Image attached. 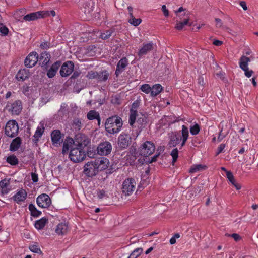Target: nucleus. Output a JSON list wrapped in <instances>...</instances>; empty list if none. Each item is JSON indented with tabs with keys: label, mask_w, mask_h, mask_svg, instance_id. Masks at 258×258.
<instances>
[{
	"label": "nucleus",
	"mask_w": 258,
	"mask_h": 258,
	"mask_svg": "<svg viewBox=\"0 0 258 258\" xmlns=\"http://www.w3.org/2000/svg\"><path fill=\"white\" fill-rule=\"evenodd\" d=\"M122 126V119L117 116L109 117L105 123L106 131L111 134L118 133L121 130Z\"/></svg>",
	"instance_id": "f257e3e1"
},
{
	"label": "nucleus",
	"mask_w": 258,
	"mask_h": 258,
	"mask_svg": "<svg viewBox=\"0 0 258 258\" xmlns=\"http://www.w3.org/2000/svg\"><path fill=\"white\" fill-rule=\"evenodd\" d=\"M181 134L182 136L181 138H179L176 133L172 134L168 143L169 147H175L179 144L180 141H182L181 146L183 147L185 145L189 136V131L188 128L184 125L182 126Z\"/></svg>",
	"instance_id": "f03ea898"
},
{
	"label": "nucleus",
	"mask_w": 258,
	"mask_h": 258,
	"mask_svg": "<svg viewBox=\"0 0 258 258\" xmlns=\"http://www.w3.org/2000/svg\"><path fill=\"white\" fill-rule=\"evenodd\" d=\"M86 154L83 150L79 148H72L69 153L70 160L74 163L82 161L85 158Z\"/></svg>",
	"instance_id": "7ed1b4c3"
},
{
	"label": "nucleus",
	"mask_w": 258,
	"mask_h": 258,
	"mask_svg": "<svg viewBox=\"0 0 258 258\" xmlns=\"http://www.w3.org/2000/svg\"><path fill=\"white\" fill-rule=\"evenodd\" d=\"M136 183L133 178H127L122 183V191L125 196H130L136 189Z\"/></svg>",
	"instance_id": "20e7f679"
},
{
	"label": "nucleus",
	"mask_w": 258,
	"mask_h": 258,
	"mask_svg": "<svg viewBox=\"0 0 258 258\" xmlns=\"http://www.w3.org/2000/svg\"><path fill=\"white\" fill-rule=\"evenodd\" d=\"M18 131V124L15 120H10L6 123L5 132L7 136L14 137L17 135Z\"/></svg>",
	"instance_id": "39448f33"
},
{
	"label": "nucleus",
	"mask_w": 258,
	"mask_h": 258,
	"mask_svg": "<svg viewBox=\"0 0 258 258\" xmlns=\"http://www.w3.org/2000/svg\"><path fill=\"white\" fill-rule=\"evenodd\" d=\"M6 108L12 115H18L22 111V104L19 100H16L12 103L8 102Z\"/></svg>",
	"instance_id": "423d86ee"
},
{
	"label": "nucleus",
	"mask_w": 258,
	"mask_h": 258,
	"mask_svg": "<svg viewBox=\"0 0 258 258\" xmlns=\"http://www.w3.org/2000/svg\"><path fill=\"white\" fill-rule=\"evenodd\" d=\"M95 160L86 163L84 166V173L88 177H92L96 175L98 172V169Z\"/></svg>",
	"instance_id": "0eeeda50"
},
{
	"label": "nucleus",
	"mask_w": 258,
	"mask_h": 258,
	"mask_svg": "<svg viewBox=\"0 0 258 258\" xmlns=\"http://www.w3.org/2000/svg\"><path fill=\"white\" fill-rule=\"evenodd\" d=\"M250 61V58L245 56H242L239 60V67L244 71V74L247 78H250L253 74V71L249 70L248 67V62Z\"/></svg>",
	"instance_id": "6e6552de"
},
{
	"label": "nucleus",
	"mask_w": 258,
	"mask_h": 258,
	"mask_svg": "<svg viewBox=\"0 0 258 258\" xmlns=\"http://www.w3.org/2000/svg\"><path fill=\"white\" fill-rule=\"evenodd\" d=\"M89 142L88 138L85 135L78 134L76 136L73 143L76 146V148H79L83 150L84 147L87 146Z\"/></svg>",
	"instance_id": "1a4fd4ad"
},
{
	"label": "nucleus",
	"mask_w": 258,
	"mask_h": 258,
	"mask_svg": "<svg viewBox=\"0 0 258 258\" xmlns=\"http://www.w3.org/2000/svg\"><path fill=\"white\" fill-rule=\"evenodd\" d=\"M155 150L153 143L150 141L145 142L140 150V154L144 156H148L152 154Z\"/></svg>",
	"instance_id": "9d476101"
},
{
	"label": "nucleus",
	"mask_w": 258,
	"mask_h": 258,
	"mask_svg": "<svg viewBox=\"0 0 258 258\" xmlns=\"http://www.w3.org/2000/svg\"><path fill=\"white\" fill-rule=\"evenodd\" d=\"M112 145L109 142L105 141L101 143L97 148V153L100 155H107L110 153Z\"/></svg>",
	"instance_id": "9b49d317"
},
{
	"label": "nucleus",
	"mask_w": 258,
	"mask_h": 258,
	"mask_svg": "<svg viewBox=\"0 0 258 258\" xmlns=\"http://www.w3.org/2000/svg\"><path fill=\"white\" fill-rule=\"evenodd\" d=\"M139 105L140 101L137 100L135 101L132 105V107L130 110L131 113L129 118V123L132 126H133L134 124L135 123L136 117L138 116L137 109Z\"/></svg>",
	"instance_id": "f8f14e48"
},
{
	"label": "nucleus",
	"mask_w": 258,
	"mask_h": 258,
	"mask_svg": "<svg viewBox=\"0 0 258 258\" xmlns=\"http://www.w3.org/2000/svg\"><path fill=\"white\" fill-rule=\"evenodd\" d=\"M49 15L48 11H38L27 14L24 17V20L26 21H34L38 18L47 17Z\"/></svg>",
	"instance_id": "ddd939ff"
},
{
	"label": "nucleus",
	"mask_w": 258,
	"mask_h": 258,
	"mask_svg": "<svg viewBox=\"0 0 258 258\" xmlns=\"http://www.w3.org/2000/svg\"><path fill=\"white\" fill-rule=\"evenodd\" d=\"M36 202L39 207L46 208L50 205L51 199L47 195L43 194L37 197Z\"/></svg>",
	"instance_id": "4468645a"
},
{
	"label": "nucleus",
	"mask_w": 258,
	"mask_h": 258,
	"mask_svg": "<svg viewBox=\"0 0 258 258\" xmlns=\"http://www.w3.org/2000/svg\"><path fill=\"white\" fill-rule=\"evenodd\" d=\"M38 61V54L36 52L30 53L25 59V65L28 68H32Z\"/></svg>",
	"instance_id": "2eb2a0df"
},
{
	"label": "nucleus",
	"mask_w": 258,
	"mask_h": 258,
	"mask_svg": "<svg viewBox=\"0 0 258 258\" xmlns=\"http://www.w3.org/2000/svg\"><path fill=\"white\" fill-rule=\"evenodd\" d=\"M74 68V65L72 61H67L61 66L60 70V75L63 77L68 76L73 72Z\"/></svg>",
	"instance_id": "dca6fc26"
},
{
	"label": "nucleus",
	"mask_w": 258,
	"mask_h": 258,
	"mask_svg": "<svg viewBox=\"0 0 258 258\" xmlns=\"http://www.w3.org/2000/svg\"><path fill=\"white\" fill-rule=\"evenodd\" d=\"M131 143V138L127 134H120L118 138V146L121 149L127 148Z\"/></svg>",
	"instance_id": "f3484780"
},
{
	"label": "nucleus",
	"mask_w": 258,
	"mask_h": 258,
	"mask_svg": "<svg viewBox=\"0 0 258 258\" xmlns=\"http://www.w3.org/2000/svg\"><path fill=\"white\" fill-rule=\"evenodd\" d=\"M27 197V192L25 189L21 188L13 196L12 199L17 204H20L21 202L25 201Z\"/></svg>",
	"instance_id": "a211bd4d"
},
{
	"label": "nucleus",
	"mask_w": 258,
	"mask_h": 258,
	"mask_svg": "<svg viewBox=\"0 0 258 258\" xmlns=\"http://www.w3.org/2000/svg\"><path fill=\"white\" fill-rule=\"evenodd\" d=\"M51 139L52 144L55 146H58L62 142V135L59 130L53 131L51 134Z\"/></svg>",
	"instance_id": "6ab92c4d"
},
{
	"label": "nucleus",
	"mask_w": 258,
	"mask_h": 258,
	"mask_svg": "<svg viewBox=\"0 0 258 258\" xmlns=\"http://www.w3.org/2000/svg\"><path fill=\"white\" fill-rule=\"evenodd\" d=\"M97 165L98 171H102L108 168L109 165V161L108 159L105 157L99 158L94 160Z\"/></svg>",
	"instance_id": "aec40b11"
},
{
	"label": "nucleus",
	"mask_w": 258,
	"mask_h": 258,
	"mask_svg": "<svg viewBox=\"0 0 258 258\" xmlns=\"http://www.w3.org/2000/svg\"><path fill=\"white\" fill-rule=\"evenodd\" d=\"M155 45L153 42H150L146 44H143V46L139 50L138 55L139 57H142L146 55L148 52L152 50Z\"/></svg>",
	"instance_id": "412c9836"
},
{
	"label": "nucleus",
	"mask_w": 258,
	"mask_h": 258,
	"mask_svg": "<svg viewBox=\"0 0 258 258\" xmlns=\"http://www.w3.org/2000/svg\"><path fill=\"white\" fill-rule=\"evenodd\" d=\"M128 64V60L126 57L122 58L117 63L115 72L116 76H118Z\"/></svg>",
	"instance_id": "4be33fe9"
},
{
	"label": "nucleus",
	"mask_w": 258,
	"mask_h": 258,
	"mask_svg": "<svg viewBox=\"0 0 258 258\" xmlns=\"http://www.w3.org/2000/svg\"><path fill=\"white\" fill-rule=\"evenodd\" d=\"M68 230V225L67 223L61 222L59 223L55 228V232L58 235H64Z\"/></svg>",
	"instance_id": "5701e85b"
},
{
	"label": "nucleus",
	"mask_w": 258,
	"mask_h": 258,
	"mask_svg": "<svg viewBox=\"0 0 258 258\" xmlns=\"http://www.w3.org/2000/svg\"><path fill=\"white\" fill-rule=\"evenodd\" d=\"M50 59V55L49 53L44 52L41 53L39 57L40 64L42 67L47 68V64L49 62Z\"/></svg>",
	"instance_id": "b1692460"
},
{
	"label": "nucleus",
	"mask_w": 258,
	"mask_h": 258,
	"mask_svg": "<svg viewBox=\"0 0 258 258\" xmlns=\"http://www.w3.org/2000/svg\"><path fill=\"white\" fill-rule=\"evenodd\" d=\"M60 66V62L59 61L55 62L54 63H53L47 72V76L49 78L54 77L55 76L56 73L57 72Z\"/></svg>",
	"instance_id": "393cba45"
},
{
	"label": "nucleus",
	"mask_w": 258,
	"mask_h": 258,
	"mask_svg": "<svg viewBox=\"0 0 258 258\" xmlns=\"http://www.w3.org/2000/svg\"><path fill=\"white\" fill-rule=\"evenodd\" d=\"M22 143L21 139L17 137L13 139L10 146V150L11 151H17L20 147Z\"/></svg>",
	"instance_id": "a878e982"
},
{
	"label": "nucleus",
	"mask_w": 258,
	"mask_h": 258,
	"mask_svg": "<svg viewBox=\"0 0 258 258\" xmlns=\"http://www.w3.org/2000/svg\"><path fill=\"white\" fill-rule=\"evenodd\" d=\"M28 73L25 70H21L16 74V78L18 81H24L28 78Z\"/></svg>",
	"instance_id": "bb28decb"
},
{
	"label": "nucleus",
	"mask_w": 258,
	"mask_h": 258,
	"mask_svg": "<svg viewBox=\"0 0 258 258\" xmlns=\"http://www.w3.org/2000/svg\"><path fill=\"white\" fill-rule=\"evenodd\" d=\"M44 127H38L35 131V133L33 136L34 139L33 141L35 144H37L39 140V138L42 136L44 132Z\"/></svg>",
	"instance_id": "cd10ccee"
},
{
	"label": "nucleus",
	"mask_w": 258,
	"mask_h": 258,
	"mask_svg": "<svg viewBox=\"0 0 258 258\" xmlns=\"http://www.w3.org/2000/svg\"><path fill=\"white\" fill-rule=\"evenodd\" d=\"M48 222L47 219L46 218H42L39 220L36 221L35 227L38 230H41L44 228L46 223Z\"/></svg>",
	"instance_id": "c85d7f7f"
},
{
	"label": "nucleus",
	"mask_w": 258,
	"mask_h": 258,
	"mask_svg": "<svg viewBox=\"0 0 258 258\" xmlns=\"http://www.w3.org/2000/svg\"><path fill=\"white\" fill-rule=\"evenodd\" d=\"M87 117L89 120L97 119L100 122V118L98 112L95 110H90L87 114Z\"/></svg>",
	"instance_id": "c756f323"
},
{
	"label": "nucleus",
	"mask_w": 258,
	"mask_h": 258,
	"mask_svg": "<svg viewBox=\"0 0 258 258\" xmlns=\"http://www.w3.org/2000/svg\"><path fill=\"white\" fill-rule=\"evenodd\" d=\"M74 140L72 138L66 140L63 144L62 154H67L70 146L73 143Z\"/></svg>",
	"instance_id": "7c9ffc66"
},
{
	"label": "nucleus",
	"mask_w": 258,
	"mask_h": 258,
	"mask_svg": "<svg viewBox=\"0 0 258 258\" xmlns=\"http://www.w3.org/2000/svg\"><path fill=\"white\" fill-rule=\"evenodd\" d=\"M162 87L160 84L153 85L151 88V95L152 96H156L159 94L162 90Z\"/></svg>",
	"instance_id": "2f4dec72"
},
{
	"label": "nucleus",
	"mask_w": 258,
	"mask_h": 258,
	"mask_svg": "<svg viewBox=\"0 0 258 258\" xmlns=\"http://www.w3.org/2000/svg\"><path fill=\"white\" fill-rule=\"evenodd\" d=\"M29 210L31 212V215L33 217H37L41 214V212L38 210L33 204H30L29 205Z\"/></svg>",
	"instance_id": "473e14b6"
},
{
	"label": "nucleus",
	"mask_w": 258,
	"mask_h": 258,
	"mask_svg": "<svg viewBox=\"0 0 258 258\" xmlns=\"http://www.w3.org/2000/svg\"><path fill=\"white\" fill-rule=\"evenodd\" d=\"M206 168V166H203L201 164L193 165L192 166H191V167L190 168L189 172L190 173H194L199 171L202 170L203 169H205Z\"/></svg>",
	"instance_id": "72a5a7b5"
},
{
	"label": "nucleus",
	"mask_w": 258,
	"mask_h": 258,
	"mask_svg": "<svg viewBox=\"0 0 258 258\" xmlns=\"http://www.w3.org/2000/svg\"><path fill=\"white\" fill-rule=\"evenodd\" d=\"M97 80L99 81H105L108 79L109 74L107 71L98 73Z\"/></svg>",
	"instance_id": "f704fd0d"
},
{
	"label": "nucleus",
	"mask_w": 258,
	"mask_h": 258,
	"mask_svg": "<svg viewBox=\"0 0 258 258\" xmlns=\"http://www.w3.org/2000/svg\"><path fill=\"white\" fill-rule=\"evenodd\" d=\"M84 13L86 14H89L93 11L92 3L91 1H86L84 3Z\"/></svg>",
	"instance_id": "c9c22d12"
},
{
	"label": "nucleus",
	"mask_w": 258,
	"mask_h": 258,
	"mask_svg": "<svg viewBox=\"0 0 258 258\" xmlns=\"http://www.w3.org/2000/svg\"><path fill=\"white\" fill-rule=\"evenodd\" d=\"M189 21V17L187 15L186 18L183 22H178L176 23L175 28L178 30H181L185 25H186Z\"/></svg>",
	"instance_id": "e433bc0d"
},
{
	"label": "nucleus",
	"mask_w": 258,
	"mask_h": 258,
	"mask_svg": "<svg viewBox=\"0 0 258 258\" xmlns=\"http://www.w3.org/2000/svg\"><path fill=\"white\" fill-rule=\"evenodd\" d=\"M7 161L12 165H16L18 164V159L15 155H11L7 157Z\"/></svg>",
	"instance_id": "4c0bfd02"
},
{
	"label": "nucleus",
	"mask_w": 258,
	"mask_h": 258,
	"mask_svg": "<svg viewBox=\"0 0 258 258\" xmlns=\"http://www.w3.org/2000/svg\"><path fill=\"white\" fill-rule=\"evenodd\" d=\"M128 22L131 24L135 26H137L142 22V20L140 18H135L133 15V17H130V18L128 19Z\"/></svg>",
	"instance_id": "58836bf2"
},
{
	"label": "nucleus",
	"mask_w": 258,
	"mask_h": 258,
	"mask_svg": "<svg viewBox=\"0 0 258 258\" xmlns=\"http://www.w3.org/2000/svg\"><path fill=\"white\" fill-rule=\"evenodd\" d=\"M143 252L142 248H137L135 249L128 257V258H137Z\"/></svg>",
	"instance_id": "ea45409f"
},
{
	"label": "nucleus",
	"mask_w": 258,
	"mask_h": 258,
	"mask_svg": "<svg viewBox=\"0 0 258 258\" xmlns=\"http://www.w3.org/2000/svg\"><path fill=\"white\" fill-rule=\"evenodd\" d=\"M171 155L172 157V164L174 165L178 157V149L177 148L174 149L171 152Z\"/></svg>",
	"instance_id": "a19ab883"
},
{
	"label": "nucleus",
	"mask_w": 258,
	"mask_h": 258,
	"mask_svg": "<svg viewBox=\"0 0 258 258\" xmlns=\"http://www.w3.org/2000/svg\"><path fill=\"white\" fill-rule=\"evenodd\" d=\"M113 31L112 29L106 30L103 33H101L100 37L103 39H108L112 34Z\"/></svg>",
	"instance_id": "79ce46f5"
},
{
	"label": "nucleus",
	"mask_w": 258,
	"mask_h": 258,
	"mask_svg": "<svg viewBox=\"0 0 258 258\" xmlns=\"http://www.w3.org/2000/svg\"><path fill=\"white\" fill-rule=\"evenodd\" d=\"M190 133L192 135H197L200 132V126L198 124H195L192 126H191L190 127Z\"/></svg>",
	"instance_id": "37998d69"
},
{
	"label": "nucleus",
	"mask_w": 258,
	"mask_h": 258,
	"mask_svg": "<svg viewBox=\"0 0 258 258\" xmlns=\"http://www.w3.org/2000/svg\"><path fill=\"white\" fill-rule=\"evenodd\" d=\"M152 87H150L149 84H145L141 86L140 89L141 91L146 94L151 93Z\"/></svg>",
	"instance_id": "c03bdc74"
},
{
	"label": "nucleus",
	"mask_w": 258,
	"mask_h": 258,
	"mask_svg": "<svg viewBox=\"0 0 258 258\" xmlns=\"http://www.w3.org/2000/svg\"><path fill=\"white\" fill-rule=\"evenodd\" d=\"M29 249L33 252L36 253H42V251L40 248V247L38 246V245L36 244H34L30 245L29 246Z\"/></svg>",
	"instance_id": "a18cd8bd"
},
{
	"label": "nucleus",
	"mask_w": 258,
	"mask_h": 258,
	"mask_svg": "<svg viewBox=\"0 0 258 258\" xmlns=\"http://www.w3.org/2000/svg\"><path fill=\"white\" fill-rule=\"evenodd\" d=\"M97 76L98 72L93 71H89L86 75V77L89 79H97Z\"/></svg>",
	"instance_id": "49530a36"
},
{
	"label": "nucleus",
	"mask_w": 258,
	"mask_h": 258,
	"mask_svg": "<svg viewBox=\"0 0 258 258\" xmlns=\"http://www.w3.org/2000/svg\"><path fill=\"white\" fill-rule=\"evenodd\" d=\"M226 177L233 185L236 183L232 173L230 171H226Z\"/></svg>",
	"instance_id": "de8ad7c7"
},
{
	"label": "nucleus",
	"mask_w": 258,
	"mask_h": 258,
	"mask_svg": "<svg viewBox=\"0 0 258 258\" xmlns=\"http://www.w3.org/2000/svg\"><path fill=\"white\" fill-rule=\"evenodd\" d=\"M0 32L3 35H7L9 32V29L6 26L0 23Z\"/></svg>",
	"instance_id": "09e8293b"
},
{
	"label": "nucleus",
	"mask_w": 258,
	"mask_h": 258,
	"mask_svg": "<svg viewBox=\"0 0 258 258\" xmlns=\"http://www.w3.org/2000/svg\"><path fill=\"white\" fill-rule=\"evenodd\" d=\"M10 182L6 179H4L0 181V188L1 189L4 188L7 186H9Z\"/></svg>",
	"instance_id": "8fccbe9b"
},
{
	"label": "nucleus",
	"mask_w": 258,
	"mask_h": 258,
	"mask_svg": "<svg viewBox=\"0 0 258 258\" xmlns=\"http://www.w3.org/2000/svg\"><path fill=\"white\" fill-rule=\"evenodd\" d=\"M73 125L75 126V128L78 130H80L82 127V123L78 119H76L74 120Z\"/></svg>",
	"instance_id": "3c124183"
},
{
	"label": "nucleus",
	"mask_w": 258,
	"mask_h": 258,
	"mask_svg": "<svg viewBox=\"0 0 258 258\" xmlns=\"http://www.w3.org/2000/svg\"><path fill=\"white\" fill-rule=\"evenodd\" d=\"M146 119L145 116L143 115H142V117H140L138 118V120L137 121V123H138L139 125H142V124L146 123Z\"/></svg>",
	"instance_id": "603ef678"
},
{
	"label": "nucleus",
	"mask_w": 258,
	"mask_h": 258,
	"mask_svg": "<svg viewBox=\"0 0 258 258\" xmlns=\"http://www.w3.org/2000/svg\"><path fill=\"white\" fill-rule=\"evenodd\" d=\"M50 47V43L48 41H44L42 42L40 46V47L43 49H47Z\"/></svg>",
	"instance_id": "864d4df0"
},
{
	"label": "nucleus",
	"mask_w": 258,
	"mask_h": 258,
	"mask_svg": "<svg viewBox=\"0 0 258 258\" xmlns=\"http://www.w3.org/2000/svg\"><path fill=\"white\" fill-rule=\"evenodd\" d=\"M97 195L99 199H102L106 196V192L104 190H99L97 191Z\"/></svg>",
	"instance_id": "5fc2aeb1"
},
{
	"label": "nucleus",
	"mask_w": 258,
	"mask_h": 258,
	"mask_svg": "<svg viewBox=\"0 0 258 258\" xmlns=\"http://www.w3.org/2000/svg\"><path fill=\"white\" fill-rule=\"evenodd\" d=\"M225 147V144H220L217 148V151L216 153L217 155L219 154L220 153L222 152L223 150Z\"/></svg>",
	"instance_id": "6e6d98bb"
},
{
	"label": "nucleus",
	"mask_w": 258,
	"mask_h": 258,
	"mask_svg": "<svg viewBox=\"0 0 258 258\" xmlns=\"http://www.w3.org/2000/svg\"><path fill=\"white\" fill-rule=\"evenodd\" d=\"M10 190L11 188L9 187V186H7L4 188L1 189V192L3 195L7 194Z\"/></svg>",
	"instance_id": "4d7b16f0"
},
{
	"label": "nucleus",
	"mask_w": 258,
	"mask_h": 258,
	"mask_svg": "<svg viewBox=\"0 0 258 258\" xmlns=\"http://www.w3.org/2000/svg\"><path fill=\"white\" fill-rule=\"evenodd\" d=\"M222 132V130H221L219 134V135H218V137L217 138V140L219 142L221 141L226 136V134H223Z\"/></svg>",
	"instance_id": "13d9d810"
},
{
	"label": "nucleus",
	"mask_w": 258,
	"mask_h": 258,
	"mask_svg": "<svg viewBox=\"0 0 258 258\" xmlns=\"http://www.w3.org/2000/svg\"><path fill=\"white\" fill-rule=\"evenodd\" d=\"M228 236L232 237L236 241H238L240 239V236L236 233H234L231 235H228Z\"/></svg>",
	"instance_id": "bf43d9fd"
},
{
	"label": "nucleus",
	"mask_w": 258,
	"mask_h": 258,
	"mask_svg": "<svg viewBox=\"0 0 258 258\" xmlns=\"http://www.w3.org/2000/svg\"><path fill=\"white\" fill-rule=\"evenodd\" d=\"M215 22L216 23L217 27H221L222 26V20L219 18H215Z\"/></svg>",
	"instance_id": "052dcab7"
},
{
	"label": "nucleus",
	"mask_w": 258,
	"mask_h": 258,
	"mask_svg": "<svg viewBox=\"0 0 258 258\" xmlns=\"http://www.w3.org/2000/svg\"><path fill=\"white\" fill-rule=\"evenodd\" d=\"M31 178L33 182H36L38 180V175L35 173H31Z\"/></svg>",
	"instance_id": "680f3d73"
},
{
	"label": "nucleus",
	"mask_w": 258,
	"mask_h": 258,
	"mask_svg": "<svg viewBox=\"0 0 258 258\" xmlns=\"http://www.w3.org/2000/svg\"><path fill=\"white\" fill-rule=\"evenodd\" d=\"M162 10L163 12L164 15L165 16H169V11L168 9H167L165 5H163L162 7Z\"/></svg>",
	"instance_id": "e2e57ef3"
},
{
	"label": "nucleus",
	"mask_w": 258,
	"mask_h": 258,
	"mask_svg": "<svg viewBox=\"0 0 258 258\" xmlns=\"http://www.w3.org/2000/svg\"><path fill=\"white\" fill-rule=\"evenodd\" d=\"M160 154V153L159 152L158 154H156L155 156L152 157L150 161V163L155 162L157 160V158L159 156Z\"/></svg>",
	"instance_id": "0e129e2a"
},
{
	"label": "nucleus",
	"mask_w": 258,
	"mask_h": 258,
	"mask_svg": "<svg viewBox=\"0 0 258 258\" xmlns=\"http://www.w3.org/2000/svg\"><path fill=\"white\" fill-rule=\"evenodd\" d=\"M222 43H223L221 41L218 40H215L213 42V44L215 46H220L222 44Z\"/></svg>",
	"instance_id": "69168bd1"
},
{
	"label": "nucleus",
	"mask_w": 258,
	"mask_h": 258,
	"mask_svg": "<svg viewBox=\"0 0 258 258\" xmlns=\"http://www.w3.org/2000/svg\"><path fill=\"white\" fill-rule=\"evenodd\" d=\"M240 5L242 7V8L244 10H246L247 9V7L246 6V3L244 1H241L240 2Z\"/></svg>",
	"instance_id": "338daca9"
},
{
	"label": "nucleus",
	"mask_w": 258,
	"mask_h": 258,
	"mask_svg": "<svg viewBox=\"0 0 258 258\" xmlns=\"http://www.w3.org/2000/svg\"><path fill=\"white\" fill-rule=\"evenodd\" d=\"M80 72L75 71L73 74L71 78H74V79L76 78L80 75Z\"/></svg>",
	"instance_id": "774afa93"
}]
</instances>
